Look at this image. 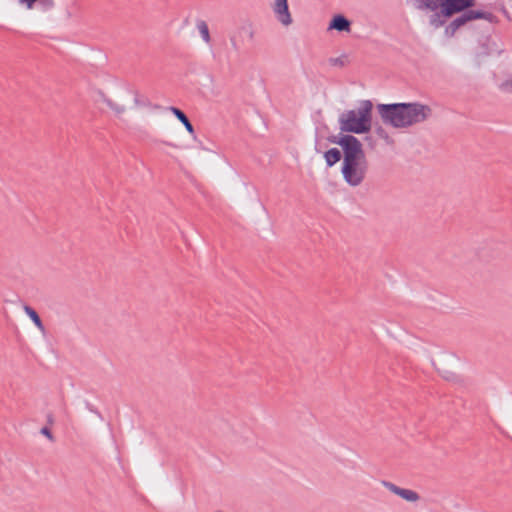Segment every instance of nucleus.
I'll list each match as a JSON object with an SVG mask.
<instances>
[{
  "label": "nucleus",
  "instance_id": "obj_4",
  "mask_svg": "<svg viewBox=\"0 0 512 512\" xmlns=\"http://www.w3.org/2000/svg\"><path fill=\"white\" fill-rule=\"evenodd\" d=\"M368 171L367 158L354 159L342 164V174L345 181L351 186L360 185Z\"/></svg>",
  "mask_w": 512,
  "mask_h": 512
},
{
  "label": "nucleus",
  "instance_id": "obj_10",
  "mask_svg": "<svg viewBox=\"0 0 512 512\" xmlns=\"http://www.w3.org/2000/svg\"><path fill=\"white\" fill-rule=\"evenodd\" d=\"M169 110L184 125V127L186 128L188 133L193 135L194 134V127L191 124V122L189 121L188 117L185 115V113L182 110H180L179 108H176V107H173V106L169 107Z\"/></svg>",
  "mask_w": 512,
  "mask_h": 512
},
{
  "label": "nucleus",
  "instance_id": "obj_2",
  "mask_svg": "<svg viewBox=\"0 0 512 512\" xmlns=\"http://www.w3.org/2000/svg\"><path fill=\"white\" fill-rule=\"evenodd\" d=\"M382 121L394 128H408L428 120L432 115L430 106L419 103L378 104Z\"/></svg>",
  "mask_w": 512,
  "mask_h": 512
},
{
  "label": "nucleus",
  "instance_id": "obj_12",
  "mask_svg": "<svg viewBox=\"0 0 512 512\" xmlns=\"http://www.w3.org/2000/svg\"><path fill=\"white\" fill-rule=\"evenodd\" d=\"M324 158L327 165L331 167L341 159V152L336 148H331L325 152Z\"/></svg>",
  "mask_w": 512,
  "mask_h": 512
},
{
  "label": "nucleus",
  "instance_id": "obj_18",
  "mask_svg": "<svg viewBox=\"0 0 512 512\" xmlns=\"http://www.w3.org/2000/svg\"><path fill=\"white\" fill-rule=\"evenodd\" d=\"M40 433L46 436L51 442L54 441V436L48 427H42Z\"/></svg>",
  "mask_w": 512,
  "mask_h": 512
},
{
  "label": "nucleus",
  "instance_id": "obj_17",
  "mask_svg": "<svg viewBox=\"0 0 512 512\" xmlns=\"http://www.w3.org/2000/svg\"><path fill=\"white\" fill-rule=\"evenodd\" d=\"M437 370H438V372H439V373H441V374H442V376H443L445 379H447V380H452V379H454V377H455V375H454L453 371H451V370L442 369V368H440V367H437Z\"/></svg>",
  "mask_w": 512,
  "mask_h": 512
},
{
  "label": "nucleus",
  "instance_id": "obj_20",
  "mask_svg": "<svg viewBox=\"0 0 512 512\" xmlns=\"http://www.w3.org/2000/svg\"><path fill=\"white\" fill-rule=\"evenodd\" d=\"M501 12L503 13V15L509 20L511 21L512 18H511V15L510 13L508 12V10L505 8V6H501L500 8Z\"/></svg>",
  "mask_w": 512,
  "mask_h": 512
},
{
  "label": "nucleus",
  "instance_id": "obj_16",
  "mask_svg": "<svg viewBox=\"0 0 512 512\" xmlns=\"http://www.w3.org/2000/svg\"><path fill=\"white\" fill-rule=\"evenodd\" d=\"M499 89L503 93L512 94V74L507 75L506 78L499 84Z\"/></svg>",
  "mask_w": 512,
  "mask_h": 512
},
{
  "label": "nucleus",
  "instance_id": "obj_3",
  "mask_svg": "<svg viewBox=\"0 0 512 512\" xmlns=\"http://www.w3.org/2000/svg\"><path fill=\"white\" fill-rule=\"evenodd\" d=\"M372 102L362 101L357 109L348 110L339 117L340 130L351 133H365L371 128Z\"/></svg>",
  "mask_w": 512,
  "mask_h": 512
},
{
  "label": "nucleus",
  "instance_id": "obj_13",
  "mask_svg": "<svg viewBox=\"0 0 512 512\" xmlns=\"http://www.w3.org/2000/svg\"><path fill=\"white\" fill-rule=\"evenodd\" d=\"M24 311L30 317V319L33 321V323L36 325V327L40 331L43 332L45 330V328H44L42 320L40 319V317L37 314V312L33 308H31L30 306H27V305L24 306Z\"/></svg>",
  "mask_w": 512,
  "mask_h": 512
},
{
  "label": "nucleus",
  "instance_id": "obj_1",
  "mask_svg": "<svg viewBox=\"0 0 512 512\" xmlns=\"http://www.w3.org/2000/svg\"><path fill=\"white\" fill-rule=\"evenodd\" d=\"M415 8L433 14L429 24L437 29L445 26L444 35L453 37L467 23L483 19L491 24L499 23L498 17L489 11L473 10L475 0H414Z\"/></svg>",
  "mask_w": 512,
  "mask_h": 512
},
{
  "label": "nucleus",
  "instance_id": "obj_15",
  "mask_svg": "<svg viewBox=\"0 0 512 512\" xmlns=\"http://www.w3.org/2000/svg\"><path fill=\"white\" fill-rule=\"evenodd\" d=\"M374 133L376 136L380 139H382L387 145H394V140L391 138L388 134V132L385 130V128L378 126L375 128Z\"/></svg>",
  "mask_w": 512,
  "mask_h": 512
},
{
  "label": "nucleus",
  "instance_id": "obj_5",
  "mask_svg": "<svg viewBox=\"0 0 512 512\" xmlns=\"http://www.w3.org/2000/svg\"><path fill=\"white\" fill-rule=\"evenodd\" d=\"M343 149L344 159L343 162H348L354 159L366 158L361 142L352 135H343L336 141Z\"/></svg>",
  "mask_w": 512,
  "mask_h": 512
},
{
  "label": "nucleus",
  "instance_id": "obj_6",
  "mask_svg": "<svg viewBox=\"0 0 512 512\" xmlns=\"http://www.w3.org/2000/svg\"><path fill=\"white\" fill-rule=\"evenodd\" d=\"M255 36V29L250 21L242 22L234 34L231 36L230 41L234 50H239L243 45L253 41Z\"/></svg>",
  "mask_w": 512,
  "mask_h": 512
},
{
  "label": "nucleus",
  "instance_id": "obj_11",
  "mask_svg": "<svg viewBox=\"0 0 512 512\" xmlns=\"http://www.w3.org/2000/svg\"><path fill=\"white\" fill-rule=\"evenodd\" d=\"M100 101L106 104L116 115H122L126 111L125 106L114 102L104 93H100Z\"/></svg>",
  "mask_w": 512,
  "mask_h": 512
},
{
  "label": "nucleus",
  "instance_id": "obj_19",
  "mask_svg": "<svg viewBox=\"0 0 512 512\" xmlns=\"http://www.w3.org/2000/svg\"><path fill=\"white\" fill-rule=\"evenodd\" d=\"M501 12L503 13V15L509 20L511 21L512 18H511V15L510 13L508 12V10L505 8V6H501L500 8Z\"/></svg>",
  "mask_w": 512,
  "mask_h": 512
},
{
  "label": "nucleus",
  "instance_id": "obj_14",
  "mask_svg": "<svg viewBox=\"0 0 512 512\" xmlns=\"http://www.w3.org/2000/svg\"><path fill=\"white\" fill-rule=\"evenodd\" d=\"M196 26L204 42L209 43L211 41V37L207 23L203 20H200L197 22Z\"/></svg>",
  "mask_w": 512,
  "mask_h": 512
},
{
  "label": "nucleus",
  "instance_id": "obj_7",
  "mask_svg": "<svg viewBox=\"0 0 512 512\" xmlns=\"http://www.w3.org/2000/svg\"><path fill=\"white\" fill-rule=\"evenodd\" d=\"M383 487L389 490L391 493L399 496L410 503H416L420 500V495L411 489L401 488L390 481L383 480L381 481Z\"/></svg>",
  "mask_w": 512,
  "mask_h": 512
},
{
  "label": "nucleus",
  "instance_id": "obj_9",
  "mask_svg": "<svg viewBox=\"0 0 512 512\" xmlns=\"http://www.w3.org/2000/svg\"><path fill=\"white\" fill-rule=\"evenodd\" d=\"M328 30H336L339 32H350L351 22L343 15H335L328 26Z\"/></svg>",
  "mask_w": 512,
  "mask_h": 512
},
{
  "label": "nucleus",
  "instance_id": "obj_21",
  "mask_svg": "<svg viewBox=\"0 0 512 512\" xmlns=\"http://www.w3.org/2000/svg\"><path fill=\"white\" fill-rule=\"evenodd\" d=\"M48 422H49L50 424H52V423H53L52 416H49V417H48Z\"/></svg>",
  "mask_w": 512,
  "mask_h": 512
},
{
  "label": "nucleus",
  "instance_id": "obj_8",
  "mask_svg": "<svg viewBox=\"0 0 512 512\" xmlns=\"http://www.w3.org/2000/svg\"><path fill=\"white\" fill-rule=\"evenodd\" d=\"M273 11L276 14L277 19L283 25L288 26L292 23L287 0H274Z\"/></svg>",
  "mask_w": 512,
  "mask_h": 512
}]
</instances>
